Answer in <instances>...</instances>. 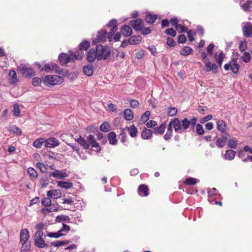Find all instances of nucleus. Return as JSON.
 Segmentation results:
<instances>
[{"instance_id":"obj_1","label":"nucleus","mask_w":252,"mask_h":252,"mask_svg":"<svg viewBox=\"0 0 252 252\" xmlns=\"http://www.w3.org/2000/svg\"><path fill=\"white\" fill-rule=\"evenodd\" d=\"M111 54L118 56V50L112 51L111 52L109 47H103L101 44H98L96 46L95 50L91 49L89 51L87 59L89 62H93L95 59L98 60H106L108 56Z\"/></svg>"},{"instance_id":"obj_2","label":"nucleus","mask_w":252,"mask_h":252,"mask_svg":"<svg viewBox=\"0 0 252 252\" xmlns=\"http://www.w3.org/2000/svg\"><path fill=\"white\" fill-rule=\"evenodd\" d=\"M108 28H110V31L107 33L105 30H102L98 32L97 39L99 41H105L107 36L109 41H112L113 39V35L118 30L117 28V22L116 20H111L109 24L107 25Z\"/></svg>"},{"instance_id":"obj_3","label":"nucleus","mask_w":252,"mask_h":252,"mask_svg":"<svg viewBox=\"0 0 252 252\" xmlns=\"http://www.w3.org/2000/svg\"><path fill=\"white\" fill-rule=\"evenodd\" d=\"M64 81L63 77L56 75H48L45 77L43 82L47 86L60 84Z\"/></svg>"},{"instance_id":"obj_4","label":"nucleus","mask_w":252,"mask_h":252,"mask_svg":"<svg viewBox=\"0 0 252 252\" xmlns=\"http://www.w3.org/2000/svg\"><path fill=\"white\" fill-rule=\"evenodd\" d=\"M43 235V231H37L34 236V245L39 248L48 247V244L45 243V241L42 236Z\"/></svg>"},{"instance_id":"obj_5","label":"nucleus","mask_w":252,"mask_h":252,"mask_svg":"<svg viewBox=\"0 0 252 252\" xmlns=\"http://www.w3.org/2000/svg\"><path fill=\"white\" fill-rule=\"evenodd\" d=\"M90 46V42L87 40H84L79 44V50L74 53V57L77 60L82 59L83 50H87Z\"/></svg>"},{"instance_id":"obj_6","label":"nucleus","mask_w":252,"mask_h":252,"mask_svg":"<svg viewBox=\"0 0 252 252\" xmlns=\"http://www.w3.org/2000/svg\"><path fill=\"white\" fill-rule=\"evenodd\" d=\"M58 58L62 65H65L70 62H73L76 59L74 57V54H70L69 55H68L64 53L60 54Z\"/></svg>"},{"instance_id":"obj_7","label":"nucleus","mask_w":252,"mask_h":252,"mask_svg":"<svg viewBox=\"0 0 252 252\" xmlns=\"http://www.w3.org/2000/svg\"><path fill=\"white\" fill-rule=\"evenodd\" d=\"M236 60L232 59L231 61L224 65V68L225 70L228 71L230 69L234 74H236L238 72L240 66L235 63Z\"/></svg>"},{"instance_id":"obj_8","label":"nucleus","mask_w":252,"mask_h":252,"mask_svg":"<svg viewBox=\"0 0 252 252\" xmlns=\"http://www.w3.org/2000/svg\"><path fill=\"white\" fill-rule=\"evenodd\" d=\"M205 64V71L206 72L211 71L214 74H217L218 72V67L217 65L214 63H212L210 61L209 59L204 61Z\"/></svg>"},{"instance_id":"obj_9","label":"nucleus","mask_w":252,"mask_h":252,"mask_svg":"<svg viewBox=\"0 0 252 252\" xmlns=\"http://www.w3.org/2000/svg\"><path fill=\"white\" fill-rule=\"evenodd\" d=\"M171 126V128L174 127L175 131L176 132H182L181 124L178 118H175L171 120L168 126Z\"/></svg>"},{"instance_id":"obj_10","label":"nucleus","mask_w":252,"mask_h":252,"mask_svg":"<svg viewBox=\"0 0 252 252\" xmlns=\"http://www.w3.org/2000/svg\"><path fill=\"white\" fill-rule=\"evenodd\" d=\"M18 70L23 75L26 77L30 78L34 75V71L32 68L19 66L18 67Z\"/></svg>"},{"instance_id":"obj_11","label":"nucleus","mask_w":252,"mask_h":252,"mask_svg":"<svg viewBox=\"0 0 252 252\" xmlns=\"http://www.w3.org/2000/svg\"><path fill=\"white\" fill-rule=\"evenodd\" d=\"M58 66L54 63H47L43 67L41 68V71H45L46 72H51L53 71H58Z\"/></svg>"},{"instance_id":"obj_12","label":"nucleus","mask_w":252,"mask_h":252,"mask_svg":"<svg viewBox=\"0 0 252 252\" xmlns=\"http://www.w3.org/2000/svg\"><path fill=\"white\" fill-rule=\"evenodd\" d=\"M87 140L89 146L91 145L92 147L96 148L98 151L100 150V147L99 144L96 141L95 137L94 135H89L87 136Z\"/></svg>"},{"instance_id":"obj_13","label":"nucleus","mask_w":252,"mask_h":252,"mask_svg":"<svg viewBox=\"0 0 252 252\" xmlns=\"http://www.w3.org/2000/svg\"><path fill=\"white\" fill-rule=\"evenodd\" d=\"M129 25L136 31H140L143 27L142 20L141 19H137L135 20H131Z\"/></svg>"},{"instance_id":"obj_14","label":"nucleus","mask_w":252,"mask_h":252,"mask_svg":"<svg viewBox=\"0 0 252 252\" xmlns=\"http://www.w3.org/2000/svg\"><path fill=\"white\" fill-rule=\"evenodd\" d=\"M59 141L54 137L49 138L45 140V147L48 148H54L59 145Z\"/></svg>"},{"instance_id":"obj_15","label":"nucleus","mask_w":252,"mask_h":252,"mask_svg":"<svg viewBox=\"0 0 252 252\" xmlns=\"http://www.w3.org/2000/svg\"><path fill=\"white\" fill-rule=\"evenodd\" d=\"M243 32L244 35L249 37L252 36V24L250 23H247L243 28Z\"/></svg>"},{"instance_id":"obj_16","label":"nucleus","mask_w":252,"mask_h":252,"mask_svg":"<svg viewBox=\"0 0 252 252\" xmlns=\"http://www.w3.org/2000/svg\"><path fill=\"white\" fill-rule=\"evenodd\" d=\"M20 236L21 243H25L29 239L30 233L27 229H24L21 230Z\"/></svg>"},{"instance_id":"obj_17","label":"nucleus","mask_w":252,"mask_h":252,"mask_svg":"<svg viewBox=\"0 0 252 252\" xmlns=\"http://www.w3.org/2000/svg\"><path fill=\"white\" fill-rule=\"evenodd\" d=\"M61 195V191L57 189L50 190L47 192V197L54 199L60 198Z\"/></svg>"},{"instance_id":"obj_18","label":"nucleus","mask_w":252,"mask_h":252,"mask_svg":"<svg viewBox=\"0 0 252 252\" xmlns=\"http://www.w3.org/2000/svg\"><path fill=\"white\" fill-rule=\"evenodd\" d=\"M138 190L139 194L141 196H147L149 195V189L148 186L145 185H140L138 187Z\"/></svg>"},{"instance_id":"obj_19","label":"nucleus","mask_w":252,"mask_h":252,"mask_svg":"<svg viewBox=\"0 0 252 252\" xmlns=\"http://www.w3.org/2000/svg\"><path fill=\"white\" fill-rule=\"evenodd\" d=\"M58 186L65 189H70L72 188L73 184L70 182L59 181L57 182Z\"/></svg>"},{"instance_id":"obj_20","label":"nucleus","mask_w":252,"mask_h":252,"mask_svg":"<svg viewBox=\"0 0 252 252\" xmlns=\"http://www.w3.org/2000/svg\"><path fill=\"white\" fill-rule=\"evenodd\" d=\"M8 79L11 84H15L18 82L15 71L10 70L8 74Z\"/></svg>"},{"instance_id":"obj_21","label":"nucleus","mask_w":252,"mask_h":252,"mask_svg":"<svg viewBox=\"0 0 252 252\" xmlns=\"http://www.w3.org/2000/svg\"><path fill=\"white\" fill-rule=\"evenodd\" d=\"M153 134V132L151 129L144 128L141 132V137L144 139H148L150 138Z\"/></svg>"},{"instance_id":"obj_22","label":"nucleus","mask_w":252,"mask_h":252,"mask_svg":"<svg viewBox=\"0 0 252 252\" xmlns=\"http://www.w3.org/2000/svg\"><path fill=\"white\" fill-rule=\"evenodd\" d=\"M217 125L218 129L221 133H224L226 131V124L225 122L222 120H218L217 121Z\"/></svg>"},{"instance_id":"obj_23","label":"nucleus","mask_w":252,"mask_h":252,"mask_svg":"<svg viewBox=\"0 0 252 252\" xmlns=\"http://www.w3.org/2000/svg\"><path fill=\"white\" fill-rule=\"evenodd\" d=\"M126 129H127L131 137L133 138L136 137L138 130L134 125H131L129 127L126 126Z\"/></svg>"},{"instance_id":"obj_24","label":"nucleus","mask_w":252,"mask_h":252,"mask_svg":"<svg viewBox=\"0 0 252 252\" xmlns=\"http://www.w3.org/2000/svg\"><path fill=\"white\" fill-rule=\"evenodd\" d=\"M76 141L78 144L82 146L84 149H88L89 148V144L88 143L87 140L85 139L84 138L80 136Z\"/></svg>"},{"instance_id":"obj_25","label":"nucleus","mask_w":252,"mask_h":252,"mask_svg":"<svg viewBox=\"0 0 252 252\" xmlns=\"http://www.w3.org/2000/svg\"><path fill=\"white\" fill-rule=\"evenodd\" d=\"M166 127V124L163 123L159 127L154 128L153 133L155 134H162L164 133Z\"/></svg>"},{"instance_id":"obj_26","label":"nucleus","mask_w":252,"mask_h":252,"mask_svg":"<svg viewBox=\"0 0 252 252\" xmlns=\"http://www.w3.org/2000/svg\"><path fill=\"white\" fill-rule=\"evenodd\" d=\"M121 32L125 36H128L131 34L132 31L130 27L126 25L121 28Z\"/></svg>"},{"instance_id":"obj_27","label":"nucleus","mask_w":252,"mask_h":252,"mask_svg":"<svg viewBox=\"0 0 252 252\" xmlns=\"http://www.w3.org/2000/svg\"><path fill=\"white\" fill-rule=\"evenodd\" d=\"M141 36H132L128 39V42L130 44H138L141 41Z\"/></svg>"},{"instance_id":"obj_28","label":"nucleus","mask_w":252,"mask_h":252,"mask_svg":"<svg viewBox=\"0 0 252 252\" xmlns=\"http://www.w3.org/2000/svg\"><path fill=\"white\" fill-rule=\"evenodd\" d=\"M199 180L192 177H189L187 178L183 182V183L187 186H193L197 183L199 182Z\"/></svg>"},{"instance_id":"obj_29","label":"nucleus","mask_w":252,"mask_h":252,"mask_svg":"<svg viewBox=\"0 0 252 252\" xmlns=\"http://www.w3.org/2000/svg\"><path fill=\"white\" fill-rule=\"evenodd\" d=\"M107 137L110 144L115 145L117 143L116 135L114 132L112 131L109 133Z\"/></svg>"},{"instance_id":"obj_30","label":"nucleus","mask_w":252,"mask_h":252,"mask_svg":"<svg viewBox=\"0 0 252 252\" xmlns=\"http://www.w3.org/2000/svg\"><path fill=\"white\" fill-rule=\"evenodd\" d=\"M125 119L127 121H131L133 118V114L132 111L129 109H126L123 112Z\"/></svg>"},{"instance_id":"obj_31","label":"nucleus","mask_w":252,"mask_h":252,"mask_svg":"<svg viewBox=\"0 0 252 252\" xmlns=\"http://www.w3.org/2000/svg\"><path fill=\"white\" fill-rule=\"evenodd\" d=\"M158 16L156 14H147L145 16V20L149 24H153L157 19Z\"/></svg>"},{"instance_id":"obj_32","label":"nucleus","mask_w":252,"mask_h":252,"mask_svg":"<svg viewBox=\"0 0 252 252\" xmlns=\"http://www.w3.org/2000/svg\"><path fill=\"white\" fill-rule=\"evenodd\" d=\"M236 152L231 150H228L226 151L224 157L225 159L232 160L234 158Z\"/></svg>"},{"instance_id":"obj_33","label":"nucleus","mask_w":252,"mask_h":252,"mask_svg":"<svg viewBox=\"0 0 252 252\" xmlns=\"http://www.w3.org/2000/svg\"><path fill=\"white\" fill-rule=\"evenodd\" d=\"M83 70L84 74L88 76H91L93 74V67L90 65L85 66Z\"/></svg>"},{"instance_id":"obj_34","label":"nucleus","mask_w":252,"mask_h":252,"mask_svg":"<svg viewBox=\"0 0 252 252\" xmlns=\"http://www.w3.org/2000/svg\"><path fill=\"white\" fill-rule=\"evenodd\" d=\"M64 235H65V234L62 233L60 230L57 232H49L47 234V236L50 238H58Z\"/></svg>"},{"instance_id":"obj_35","label":"nucleus","mask_w":252,"mask_h":252,"mask_svg":"<svg viewBox=\"0 0 252 252\" xmlns=\"http://www.w3.org/2000/svg\"><path fill=\"white\" fill-rule=\"evenodd\" d=\"M192 52V49L189 46L184 47L180 51V54L184 56L189 55Z\"/></svg>"},{"instance_id":"obj_36","label":"nucleus","mask_w":252,"mask_h":252,"mask_svg":"<svg viewBox=\"0 0 252 252\" xmlns=\"http://www.w3.org/2000/svg\"><path fill=\"white\" fill-rule=\"evenodd\" d=\"M43 143L45 145V140L43 138H40L33 142L32 145L36 148H40Z\"/></svg>"},{"instance_id":"obj_37","label":"nucleus","mask_w":252,"mask_h":252,"mask_svg":"<svg viewBox=\"0 0 252 252\" xmlns=\"http://www.w3.org/2000/svg\"><path fill=\"white\" fill-rule=\"evenodd\" d=\"M8 130L17 135H21L22 134V131L20 128L15 126H9L8 127Z\"/></svg>"},{"instance_id":"obj_38","label":"nucleus","mask_w":252,"mask_h":252,"mask_svg":"<svg viewBox=\"0 0 252 252\" xmlns=\"http://www.w3.org/2000/svg\"><path fill=\"white\" fill-rule=\"evenodd\" d=\"M173 129L171 128V126H168L167 131L165 135L163 136V138L165 140L170 139L172 136Z\"/></svg>"},{"instance_id":"obj_39","label":"nucleus","mask_w":252,"mask_h":252,"mask_svg":"<svg viewBox=\"0 0 252 252\" xmlns=\"http://www.w3.org/2000/svg\"><path fill=\"white\" fill-rule=\"evenodd\" d=\"M100 130L101 131L106 132L110 130V126L107 122H104L100 126Z\"/></svg>"},{"instance_id":"obj_40","label":"nucleus","mask_w":252,"mask_h":252,"mask_svg":"<svg viewBox=\"0 0 252 252\" xmlns=\"http://www.w3.org/2000/svg\"><path fill=\"white\" fill-rule=\"evenodd\" d=\"M69 242H70V241H68V240L58 241H56V242L51 243V245L54 247H60V246L68 244L69 243Z\"/></svg>"},{"instance_id":"obj_41","label":"nucleus","mask_w":252,"mask_h":252,"mask_svg":"<svg viewBox=\"0 0 252 252\" xmlns=\"http://www.w3.org/2000/svg\"><path fill=\"white\" fill-rule=\"evenodd\" d=\"M225 58V55L222 51H221L218 55V58L216 60L219 66H221L223 61Z\"/></svg>"},{"instance_id":"obj_42","label":"nucleus","mask_w":252,"mask_h":252,"mask_svg":"<svg viewBox=\"0 0 252 252\" xmlns=\"http://www.w3.org/2000/svg\"><path fill=\"white\" fill-rule=\"evenodd\" d=\"M252 4V1L247 0L241 6V7L245 11H250V8L251 7V5Z\"/></svg>"},{"instance_id":"obj_43","label":"nucleus","mask_w":252,"mask_h":252,"mask_svg":"<svg viewBox=\"0 0 252 252\" xmlns=\"http://www.w3.org/2000/svg\"><path fill=\"white\" fill-rule=\"evenodd\" d=\"M251 56L249 53L245 52L241 57L242 61L245 63H249L251 60Z\"/></svg>"},{"instance_id":"obj_44","label":"nucleus","mask_w":252,"mask_h":252,"mask_svg":"<svg viewBox=\"0 0 252 252\" xmlns=\"http://www.w3.org/2000/svg\"><path fill=\"white\" fill-rule=\"evenodd\" d=\"M181 126L184 130L187 129L189 126V120L188 118H185L182 121Z\"/></svg>"},{"instance_id":"obj_45","label":"nucleus","mask_w":252,"mask_h":252,"mask_svg":"<svg viewBox=\"0 0 252 252\" xmlns=\"http://www.w3.org/2000/svg\"><path fill=\"white\" fill-rule=\"evenodd\" d=\"M150 115V112L149 111H146L141 116L140 121L143 123H146L149 119Z\"/></svg>"},{"instance_id":"obj_46","label":"nucleus","mask_w":252,"mask_h":252,"mask_svg":"<svg viewBox=\"0 0 252 252\" xmlns=\"http://www.w3.org/2000/svg\"><path fill=\"white\" fill-rule=\"evenodd\" d=\"M22 244V247L21 249V252H27L30 250L31 248V244L29 242H26L25 243H21Z\"/></svg>"},{"instance_id":"obj_47","label":"nucleus","mask_w":252,"mask_h":252,"mask_svg":"<svg viewBox=\"0 0 252 252\" xmlns=\"http://www.w3.org/2000/svg\"><path fill=\"white\" fill-rule=\"evenodd\" d=\"M41 204L45 207H49L51 204V200L50 197H45L42 199Z\"/></svg>"},{"instance_id":"obj_48","label":"nucleus","mask_w":252,"mask_h":252,"mask_svg":"<svg viewBox=\"0 0 252 252\" xmlns=\"http://www.w3.org/2000/svg\"><path fill=\"white\" fill-rule=\"evenodd\" d=\"M225 143L221 138H218L216 141V145L219 148H223L225 146Z\"/></svg>"},{"instance_id":"obj_49","label":"nucleus","mask_w":252,"mask_h":252,"mask_svg":"<svg viewBox=\"0 0 252 252\" xmlns=\"http://www.w3.org/2000/svg\"><path fill=\"white\" fill-rule=\"evenodd\" d=\"M239 157L241 158L243 161H247L249 160L248 156L246 157L245 152L242 150H240L238 153Z\"/></svg>"},{"instance_id":"obj_50","label":"nucleus","mask_w":252,"mask_h":252,"mask_svg":"<svg viewBox=\"0 0 252 252\" xmlns=\"http://www.w3.org/2000/svg\"><path fill=\"white\" fill-rule=\"evenodd\" d=\"M196 133L199 135H202L204 132L202 126L199 124L196 125Z\"/></svg>"},{"instance_id":"obj_51","label":"nucleus","mask_w":252,"mask_h":252,"mask_svg":"<svg viewBox=\"0 0 252 252\" xmlns=\"http://www.w3.org/2000/svg\"><path fill=\"white\" fill-rule=\"evenodd\" d=\"M237 141L234 139H230L228 141V147L231 149H235L237 147Z\"/></svg>"},{"instance_id":"obj_52","label":"nucleus","mask_w":252,"mask_h":252,"mask_svg":"<svg viewBox=\"0 0 252 252\" xmlns=\"http://www.w3.org/2000/svg\"><path fill=\"white\" fill-rule=\"evenodd\" d=\"M13 115L16 117H18L20 114V111L18 104H16L13 106Z\"/></svg>"},{"instance_id":"obj_53","label":"nucleus","mask_w":252,"mask_h":252,"mask_svg":"<svg viewBox=\"0 0 252 252\" xmlns=\"http://www.w3.org/2000/svg\"><path fill=\"white\" fill-rule=\"evenodd\" d=\"M42 82L41 79L39 77H34L32 79V84L34 86H39Z\"/></svg>"},{"instance_id":"obj_54","label":"nucleus","mask_w":252,"mask_h":252,"mask_svg":"<svg viewBox=\"0 0 252 252\" xmlns=\"http://www.w3.org/2000/svg\"><path fill=\"white\" fill-rule=\"evenodd\" d=\"M175 28L179 32H186L188 30L187 28L185 27L184 26L181 24H178L176 25Z\"/></svg>"},{"instance_id":"obj_55","label":"nucleus","mask_w":252,"mask_h":252,"mask_svg":"<svg viewBox=\"0 0 252 252\" xmlns=\"http://www.w3.org/2000/svg\"><path fill=\"white\" fill-rule=\"evenodd\" d=\"M177 113V108L176 107H171L168 109V114L169 116H174Z\"/></svg>"},{"instance_id":"obj_56","label":"nucleus","mask_w":252,"mask_h":252,"mask_svg":"<svg viewBox=\"0 0 252 252\" xmlns=\"http://www.w3.org/2000/svg\"><path fill=\"white\" fill-rule=\"evenodd\" d=\"M129 103L130 106L133 108H137L139 107V103L135 99H131Z\"/></svg>"},{"instance_id":"obj_57","label":"nucleus","mask_w":252,"mask_h":252,"mask_svg":"<svg viewBox=\"0 0 252 252\" xmlns=\"http://www.w3.org/2000/svg\"><path fill=\"white\" fill-rule=\"evenodd\" d=\"M165 32L167 34L170 35L173 37H175L176 35V32L173 28L167 29Z\"/></svg>"},{"instance_id":"obj_58","label":"nucleus","mask_w":252,"mask_h":252,"mask_svg":"<svg viewBox=\"0 0 252 252\" xmlns=\"http://www.w3.org/2000/svg\"><path fill=\"white\" fill-rule=\"evenodd\" d=\"M36 166L40 169V171L42 173H45L46 172V168L44 164L38 162L36 163Z\"/></svg>"},{"instance_id":"obj_59","label":"nucleus","mask_w":252,"mask_h":252,"mask_svg":"<svg viewBox=\"0 0 252 252\" xmlns=\"http://www.w3.org/2000/svg\"><path fill=\"white\" fill-rule=\"evenodd\" d=\"M166 43L170 47H174L175 45L176 42L172 38L168 37L167 38Z\"/></svg>"},{"instance_id":"obj_60","label":"nucleus","mask_w":252,"mask_h":252,"mask_svg":"<svg viewBox=\"0 0 252 252\" xmlns=\"http://www.w3.org/2000/svg\"><path fill=\"white\" fill-rule=\"evenodd\" d=\"M158 123L153 120H150L146 124V126L148 128H153L154 126H157Z\"/></svg>"},{"instance_id":"obj_61","label":"nucleus","mask_w":252,"mask_h":252,"mask_svg":"<svg viewBox=\"0 0 252 252\" xmlns=\"http://www.w3.org/2000/svg\"><path fill=\"white\" fill-rule=\"evenodd\" d=\"M194 35V32L192 30H189L187 32L188 37L190 41L194 40L193 35Z\"/></svg>"},{"instance_id":"obj_62","label":"nucleus","mask_w":252,"mask_h":252,"mask_svg":"<svg viewBox=\"0 0 252 252\" xmlns=\"http://www.w3.org/2000/svg\"><path fill=\"white\" fill-rule=\"evenodd\" d=\"M215 45L213 43H210L207 48V51L208 54L209 55H212L213 54V49L214 48Z\"/></svg>"},{"instance_id":"obj_63","label":"nucleus","mask_w":252,"mask_h":252,"mask_svg":"<svg viewBox=\"0 0 252 252\" xmlns=\"http://www.w3.org/2000/svg\"><path fill=\"white\" fill-rule=\"evenodd\" d=\"M63 204H69L70 205H72L73 204V200L70 197L64 198L63 199Z\"/></svg>"},{"instance_id":"obj_64","label":"nucleus","mask_w":252,"mask_h":252,"mask_svg":"<svg viewBox=\"0 0 252 252\" xmlns=\"http://www.w3.org/2000/svg\"><path fill=\"white\" fill-rule=\"evenodd\" d=\"M148 49L153 55H154V56H156L157 55V53L156 48L155 46L153 45L150 46L148 47Z\"/></svg>"}]
</instances>
